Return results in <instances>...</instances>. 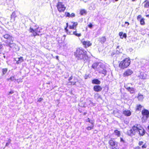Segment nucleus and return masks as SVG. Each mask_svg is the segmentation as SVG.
<instances>
[{
    "label": "nucleus",
    "instance_id": "nucleus-1",
    "mask_svg": "<svg viewBox=\"0 0 149 149\" xmlns=\"http://www.w3.org/2000/svg\"><path fill=\"white\" fill-rule=\"evenodd\" d=\"M145 133V131L140 125H135L132 128L128 131L127 133L128 135L132 136L135 134H138L141 136H143Z\"/></svg>",
    "mask_w": 149,
    "mask_h": 149
},
{
    "label": "nucleus",
    "instance_id": "nucleus-2",
    "mask_svg": "<svg viewBox=\"0 0 149 149\" xmlns=\"http://www.w3.org/2000/svg\"><path fill=\"white\" fill-rule=\"evenodd\" d=\"M4 38L7 40L5 41L6 46L10 47L16 51L19 50L18 47L14 43H13V37L8 34H5L3 36Z\"/></svg>",
    "mask_w": 149,
    "mask_h": 149
},
{
    "label": "nucleus",
    "instance_id": "nucleus-3",
    "mask_svg": "<svg viewBox=\"0 0 149 149\" xmlns=\"http://www.w3.org/2000/svg\"><path fill=\"white\" fill-rule=\"evenodd\" d=\"M74 55L78 60H83L84 61H85L88 59V57L87 55V52L82 49H77L74 53Z\"/></svg>",
    "mask_w": 149,
    "mask_h": 149
},
{
    "label": "nucleus",
    "instance_id": "nucleus-4",
    "mask_svg": "<svg viewBox=\"0 0 149 149\" xmlns=\"http://www.w3.org/2000/svg\"><path fill=\"white\" fill-rule=\"evenodd\" d=\"M131 61L129 58H126L120 61L119 64V67L122 69L127 68L130 64Z\"/></svg>",
    "mask_w": 149,
    "mask_h": 149
},
{
    "label": "nucleus",
    "instance_id": "nucleus-5",
    "mask_svg": "<svg viewBox=\"0 0 149 149\" xmlns=\"http://www.w3.org/2000/svg\"><path fill=\"white\" fill-rule=\"evenodd\" d=\"M97 70L99 73L102 74L104 76L106 75L107 72L105 65L101 63H98V66Z\"/></svg>",
    "mask_w": 149,
    "mask_h": 149
},
{
    "label": "nucleus",
    "instance_id": "nucleus-6",
    "mask_svg": "<svg viewBox=\"0 0 149 149\" xmlns=\"http://www.w3.org/2000/svg\"><path fill=\"white\" fill-rule=\"evenodd\" d=\"M65 30L66 32L69 35H74L77 37H80L81 36V33H78L77 32L76 30L75 29H72L71 30L69 29H67V28H65Z\"/></svg>",
    "mask_w": 149,
    "mask_h": 149
},
{
    "label": "nucleus",
    "instance_id": "nucleus-7",
    "mask_svg": "<svg viewBox=\"0 0 149 149\" xmlns=\"http://www.w3.org/2000/svg\"><path fill=\"white\" fill-rule=\"evenodd\" d=\"M143 117L142 118L143 122H145L149 116V111L147 110L144 109L142 111Z\"/></svg>",
    "mask_w": 149,
    "mask_h": 149
},
{
    "label": "nucleus",
    "instance_id": "nucleus-8",
    "mask_svg": "<svg viewBox=\"0 0 149 149\" xmlns=\"http://www.w3.org/2000/svg\"><path fill=\"white\" fill-rule=\"evenodd\" d=\"M66 24L67 26L66 28H67L68 27L69 29L71 30L72 29H76L78 24L77 22H70L69 23V24L67 23Z\"/></svg>",
    "mask_w": 149,
    "mask_h": 149
},
{
    "label": "nucleus",
    "instance_id": "nucleus-9",
    "mask_svg": "<svg viewBox=\"0 0 149 149\" xmlns=\"http://www.w3.org/2000/svg\"><path fill=\"white\" fill-rule=\"evenodd\" d=\"M29 30L30 32L32 33L34 36L39 35L40 33V29L38 27L37 29H34L31 27Z\"/></svg>",
    "mask_w": 149,
    "mask_h": 149
},
{
    "label": "nucleus",
    "instance_id": "nucleus-10",
    "mask_svg": "<svg viewBox=\"0 0 149 149\" xmlns=\"http://www.w3.org/2000/svg\"><path fill=\"white\" fill-rule=\"evenodd\" d=\"M109 143L111 146L112 149H116L118 146L117 142H116L113 140H110Z\"/></svg>",
    "mask_w": 149,
    "mask_h": 149
},
{
    "label": "nucleus",
    "instance_id": "nucleus-11",
    "mask_svg": "<svg viewBox=\"0 0 149 149\" xmlns=\"http://www.w3.org/2000/svg\"><path fill=\"white\" fill-rule=\"evenodd\" d=\"M133 73L132 70L130 69H127L125 71L123 74L124 77L129 76Z\"/></svg>",
    "mask_w": 149,
    "mask_h": 149
},
{
    "label": "nucleus",
    "instance_id": "nucleus-12",
    "mask_svg": "<svg viewBox=\"0 0 149 149\" xmlns=\"http://www.w3.org/2000/svg\"><path fill=\"white\" fill-rule=\"evenodd\" d=\"M56 7L58 9H65L66 8L64 5L61 2H58L57 4Z\"/></svg>",
    "mask_w": 149,
    "mask_h": 149
},
{
    "label": "nucleus",
    "instance_id": "nucleus-13",
    "mask_svg": "<svg viewBox=\"0 0 149 149\" xmlns=\"http://www.w3.org/2000/svg\"><path fill=\"white\" fill-rule=\"evenodd\" d=\"M82 43L86 47H88L92 45V43L89 41H84L82 42Z\"/></svg>",
    "mask_w": 149,
    "mask_h": 149
},
{
    "label": "nucleus",
    "instance_id": "nucleus-14",
    "mask_svg": "<svg viewBox=\"0 0 149 149\" xmlns=\"http://www.w3.org/2000/svg\"><path fill=\"white\" fill-rule=\"evenodd\" d=\"M93 89L96 92H99L102 90V88L99 86L96 85L94 86Z\"/></svg>",
    "mask_w": 149,
    "mask_h": 149
},
{
    "label": "nucleus",
    "instance_id": "nucleus-15",
    "mask_svg": "<svg viewBox=\"0 0 149 149\" xmlns=\"http://www.w3.org/2000/svg\"><path fill=\"white\" fill-rule=\"evenodd\" d=\"M123 113L125 116H130L131 115V112L130 110H125L123 111Z\"/></svg>",
    "mask_w": 149,
    "mask_h": 149
},
{
    "label": "nucleus",
    "instance_id": "nucleus-16",
    "mask_svg": "<svg viewBox=\"0 0 149 149\" xmlns=\"http://www.w3.org/2000/svg\"><path fill=\"white\" fill-rule=\"evenodd\" d=\"M145 8H149V0H146L143 3Z\"/></svg>",
    "mask_w": 149,
    "mask_h": 149
},
{
    "label": "nucleus",
    "instance_id": "nucleus-17",
    "mask_svg": "<svg viewBox=\"0 0 149 149\" xmlns=\"http://www.w3.org/2000/svg\"><path fill=\"white\" fill-rule=\"evenodd\" d=\"M119 35L121 39H123L124 38H126L127 36L125 33L123 34V32H121L119 33Z\"/></svg>",
    "mask_w": 149,
    "mask_h": 149
},
{
    "label": "nucleus",
    "instance_id": "nucleus-18",
    "mask_svg": "<svg viewBox=\"0 0 149 149\" xmlns=\"http://www.w3.org/2000/svg\"><path fill=\"white\" fill-rule=\"evenodd\" d=\"M125 88L127 89L128 91H129L131 93H133L135 92V90L133 88L125 87Z\"/></svg>",
    "mask_w": 149,
    "mask_h": 149
},
{
    "label": "nucleus",
    "instance_id": "nucleus-19",
    "mask_svg": "<svg viewBox=\"0 0 149 149\" xmlns=\"http://www.w3.org/2000/svg\"><path fill=\"white\" fill-rule=\"evenodd\" d=\"M139 77L140 78L143 79H145L146 78V74L143 73H141Z\"/></svg>",
    "mask_w": 149,
    "mask_h": 149
},
{
    "label": "nucleus",
    "instance_id": "nucleus-20",
    "mask_svg": "<svg viewBox=\"0 0 149 149\" xmlns=\"http://www.w3.org/2000/svg\"><path fill=\"white\" fill-rule=\"evenodd\" d=\"M92 82L93 84H99L100 81L97 79H95L93 80Z\"/></svg>",
    "mask_w": 149,
    "mask_h": 149
},
{
    "label": "nucleus",
    "instance_id": "nucleus-21",
    "mask_svg": "<svg viewBox=\"0 0 149 149\" xmlns=\"http://www.w3.org/2000/svg\"><path fill=\"white\" fill-rule=\"evenodd\" d=\"M98 63L97 64V63H94L92 65V67L94 69L97 70V68H98Z\"/></svg>",
    "mask_w": 149,
    "mask_h": 149
},
{
    "label": "nucleus",
    "instance_id": "nucleus-22",
    "mask_svg": "<svg viewBox=\"0 0 149 149\" xmlns=\"http://www.w3.org/2000/svg\"><path fill=\"white\" fill-rule=\"evenodd\" d=\"M24 61V59L22 57H20L18 58V60L16 62V63L17 64H19V63H21V62H23Z\"/></svg>",
    "mask_w": 149,
    "mask_h": 149
},
{
    "label": "nucleus",
    "instance_id": "nucleus-23",
    "mask_svg": "<svg viewBox=\"0 0 149 149\" xmlns=\"http://www.w3.org/2000/svg\"><path fill=\"white\" fill-rule=\"evenodd\" d=\"M143 95L140 94H138V98L139 100L142 101L143 99Z\"/></svg>",
    "mask_w": 149,
    "mask_h": 149
},
{
    "label": "nucleus",
    "instance_id": "nucleus-24",
    "mask_svg": "<svg viewBox=\"0 0 149 149\" xmlns=\"http://www.w3.org/2000/svg\"><path fill=\"white\" fill-rule=\"evenodd\" d=\"M86 13V12L85 10H81L80 14L81 15H85Z\"/></svg>",
    "mask_w": 149,
    "mask_h": 149
},
{
    "label": "nucleus",
    "instance_id": "nucleus-25",
    "mask_svg": "<svg viewBox=\"0 0 149 149\" xmlns=\"http://www.w3.org/2000/svg\"><path fill=\"white\" fill-rule=\"evenodd\" d=\"M11 20L13 19V21H14L15 20V12H13L11 15Z\"/></svg>",
    "mask_w": 149,
    "mask_h": 149
},
{
    "label": "nucleus",
    "instance_id": "nucleus-26",
    "mask_svg": "<svg viewBox=\"0 0 149 149\" xmlns=\"http://www.w3.org/2000/svg\"><path fill=\"white\" fill-rule=\"evenodd\" d=\"M114 133L116 135H117L118 136H119L120 135V131L118 130H116L115 131Z\"/></svg>",
    "mask_w": 149,
    "mask_h": 149
},
{
    "label": "nucleus",
    "instance_id": "nucleus-27",
    "mask_svg": "<svg viewBox=\"0 0 149 149\" xmlns=\"http://www.w3.org/2000/svg\"><path fill=\"white\" fill-rule=\"evenodd\" d=\"M139 21H140V24L141 25H143L145 24L144 19L143 18H142Z\"/></svg>",
    "mask_w": 149,
    "mask_h": 149
},
{
    "label": "nucleus",
    "instance_id": "nucleus-28",
    "mask_svg": "<svg viewBox=\"0 0 149 149\" xmlns=\"http://www.w3.org/2000/svg\"><path fill=\"white\" fill-rule=\"evenodd\" d=\"M94 127V123L93 124V125L92 124H91V126H88L86 128V129L87 130H91L92 129H93Z\"/></svg>",
    "mask_w": 149,
    "mask_h": 149
},
{
    "label": "nucleus",
    "instance_id": "nucleus-29",
    "mask_svg": "<svg viewBox=\"0 0 149 149\" xmlns=\"http://www.w3.org/2000/svg\"><path fill=\"white\" fill-rule=\"evenodd\" d=\"M106 40V39L105 37H102L100 39L101 42L102 43H104L105 42Z\"/></svg>",
    "mask_w": 149,
    "mask_h": 149
},
{
    "label": "nucleus",
    "instance_id": "nucleus-30",
    "mask_svg": "<svg viewBox=\"0 0 149 149\" xmlns=\"http://www.w3.org/2000/svg\"><path fill=\"white\" fill-rule=\"evenodd\" d=\"M142 106L140 105H137L136 107V110H140L141 109Z\"/></svg>",
    "mask_w": 149,
    "mask_h": 149
},
{
    "label": "nucleus",
    "instance_id": "nucleus-31",
    "mask_svg": "<svg viewBox=\"0 0 149 149\" xmlns=\"http://www.w3.org/2000/svg\"><path fill=\"white\" fill-rule=\"evenodd\" d=\"M7 71V69L6 68H4L2 69V72L3 75L5 74Z\"/></svg>",
    "mask_w": 149,
    "mask_h": 149
},
{
    "label": "nucleus",
    "instance_id": "nucleus-32",
    "mask_svg": "<svg viewBox=\"0 0 149 149\" xmlns=\"http://www.w3.org/2000/svg\"><path fill=\"white\" fill-rule=\"evenodd\" d=\"M87 122H88L91 124L93 125V124L94 123V122L93 120H91L89 118H88L86 120Z\"/></svg>",
    "mask_w": 149,
    "mask_h": 149
},
{
    "label": "nucleus",
    "instance_id": "nucleus-33",
    "mask_svg": "<svg viewBox=\"0 0 149 149\" xmlns=\"http://www.w3.org/2000/svg\"><path fill=\"white\" fill-rule=\"evenodd\" d=\"M3 45L1 44H0V54L1 53V52L3 49Z\"/></svg>",
    "mask_w": 149,
    "mask_h": 149
},
{
    "label": "nucleus",
    "instance_id": "nucleus-34",
    "mask_svg": "<svg viewBox=\"0 0 149 149\" xmlns=\"http://www.w3.org/2000/svg\"><path fill=\"white\" fill-rule=\"evenodd\" d=\"M65 15L66 17H70L71 16H70V14L68 13H65Z\"/></svg>",
    "mask_w": 149,
    "mask_h": 149
},
{
    "label": "nucleus",
    "instance_id": "nucleus-35",
    "mask_svg": "<svg viewBox=\"0 0 149 149\" xmlns=\"http://www.w3.org/2000/svg\"><path fill=\"white\" fill-rule=\"evenodd\" d=\"M9 80H10L11 81H13L15 79V77L14 76H11L10 77L9 79Z\"/></svg>",
    "mask_w": 149,
    "mask_h": 149
},
{
    "label": "nucleus",
    "instance_id": "nucleus-36",
    "mask_svg": "<svg viewBox=\"0 0 149 149\" xmlns=\"http://www.w3.org/2000/svg\"><path fill=\"white\" fill-rule=\"evenodd\" d=\"M142 18L141 17V15H139L137 17V19L138 20H140Z\"/></svg>",
    "mask_w": 149,
    "mask_h": 149
},
{
    "label": "nucleus",
    "instance_id": "nucleus-37",
    "mask_svg": "<svg viewBox=\"0 0 149 149\" xmlns=\"http://www.w3.org/2000/svg\"><path fill=\"white\" fill-rule=\"evenodd\" d=\"M147 147V145L145 143H144L142 146V148H146Z\"/></svg>",
    "mask_w": 149,
    "mask_h": 149
},
{
    "label": "nucleus",
    "instance_id": "nucleus-38",
    "mask_svg": "<svg viewBox=\"0 0 149 149\" xmlns=\"http://www.w3.org/2000/svg\"><path fill=\"white\" fill-rule=\"evenodd\" d=\"M144 144V143L142 141H139V145L140 146L143 145Z\"/></svg>",
    "mask_w": 149,
    "mask_h": 149
},
{
    "label": "nucleus",
    "instance_id": "nucleus-39",
    "mask_svg": "<svg viewBox=\"0 0 149 149\" xmlns=\"http://www.w3.org/2000/svg\"><path fill=\"white\" fill-rule=\"evenodd\" d=\"M88 26L90 28H91L93 27V25L91 23H90L88 25Z\"/></svg>",
    "mask_w": 149,
    "mask_h": 149
},
{
    "label": "nucleus",
    "instance_id": "nucleus-40",
    "mask_svg": "<svg viewBox=\"0 0 149 149\" xmlns=\"http://www.w3.org/2000/svg\"><path fill=\"white\" fill-rule=\"evenodd\" d=\"M125 26H126V27H127L129 24V23L128 22H125Z\"/></svg>",
    "mask_w": 149,
    "mask_h": 149
},
{
    "label": "nucleus",
    "instance_id": "nucleus-41",
    "mask_svg": "<svg viewBox=\"0 0 149 149\" xmlns=\"http://www.w3.org/2000/svg\"><path fill=\"white\" fill-rule=\"evenodd\" d=\"M70 16H71L70 17H74L75 15L74 13H72L71 14H70Z\"/></svg>",
    "mask_w": 149,
    "mask_h": 149
},
{
    "label": "nucleus",
    "instance_id": "nucleus-42",
    "mask_svg": "<svg viewBox=\"0 0 149 149\" xmlns=\"http://www.w3.org/2000/svg\"><path fill=\"white\" fill-rule=\"evenodd\" d=\"M42 99L41 98H40L38 99V102H40V101H42Z\"/></svg>",
    "mask_w": 149,
    "mask_h": 149
},
{
    "label": "nucleus",
    "instance_id": "nucleus-43",
    "mask_svg": "<svg viewBox=\"0 0 149 149\" xmlns=\"http://www.w3.org/2000/svg\"><path fill=\"white\" fill-rule=\"evenodd\" d=\"M120 142H123V143H124V140L121 138H120Z\"/></svg>",
    "mask_w": 149,
    "mask_h": 149
},
{
    "label": "nucleus",
    "instance_id": "nucleus-44",
    "mask_svg": "<svg viewBox=\"0 0 149 149\" xmlns=\"http://www.w3.org/2000/svg\"><path fill=\"white\" fill-rule=\"evenodd\" d=\"M134 149H141V148L139 146L136 147Z\"/></svg>",
    "mask_w": 149,
    "mask_h": 149
},
{
    "label": "nucleus",
    "instance_id": "nucleus-45",
    "mask_svg": "<svg viewBox=\"0 0 149 149\" xmlns=\"http://www.w3.org/2000/svg\"><path fill=\"white\" fill-rule=\"evenodd\" d=\"M13 93H14V92L13 91H11L9 92V95H10V94H12Z\"/></svg>",
    "mask_w": 149,
    "mask_h": 149
},
{
    "label": "nucleus",
    "instance_id": "nucleus-46",
    "mask_svg": "<svg viewBox=\"0 0 149 149\" xmlns=\"http://www.w3.org/2000/svg\"><path fill=\"white\" fill-rule=\"evenodd\" d=\"M56 58L57 60H59V59H58V56H57L56 57Z\"/></svg>",
    "mask_w": 149,
    "mask_h": 149
},
{
    "label": "nucleus",
    "instance_id": "nucleus-47",
    "mask_svg": "<svg viewBox=\"0 0 149 149\" xmlns=\"http://www.w3.org/2000/svg\"><path fill=\"white\" fill-rule=\"evenodd\" d=\"M9 145L8 143H6V146H7Z\"/></svg>",
    "mask_w": 149,
    "mask_h": 149
},
{
    "label": "nucleus",
    "instance_id": "nucleus-48",
    "mask_svg": "<svg viewBox=\"0 0 149 149\" xmlns=\"http://www.w3.org/2000/svg\"><path fill=\"white\" fill-rule=\"evenodd\" d=\"M148 129L149 130V125L148 127Z\"/></svg>",
    "mask_w": 149,
    "mask_h": 149
},
{
    "label": "nucleus",
    "instance_id": "nucleus-49",
    "mask_svg": "<svg viewBox=\"0 0 149 149\" xmlns=\"http://www.w3.org/2000/svg\"><path fill=\"white\" fill-rule=\"evenodd\" d=\"M3 57H4V58H5V56H3Z\"/></svg>",
    "mask_w": 149,
    "mask_h": 149
},
{
    "label": "nucleus",
    "instance_id": "nucleus-50",
    "mask_svg": "<svg viewBox=\"0 0 149 149\" xmlns=\"http://www.w3.org/2000/svg\"><path fill=\"white\" fill-rule=\"evenodd\" d=\"M116 1H118V0H115Z\"/></svg>",
    "mask_w": 149,
    "mask_h": 149
},
{
    "label": "nucleus",
    "instance_id": "nucleus-51",
    "mask_svg": "<svg viewBox=\"0 0 149 149\" xmlns=\"http://www.w3.org/2000/svg\"><path fill=\"white\" fill-rule=\"evenodd\" d=\"M70 79H69V80H70Z\"/></svg>",
    "mask_w": 149,
    "mask_h": 149
}]
</instances>
